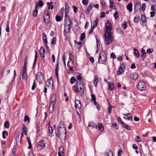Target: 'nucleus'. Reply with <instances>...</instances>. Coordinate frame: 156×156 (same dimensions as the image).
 <instances>
[{
	"instance_id": "cd10ccee",
	"label": "nucleus",
	"mask_w": 156,
	"mask_h": 156,
	"mask_svg": "<svg viewBox=\"0 0 156 156\" xmlns=\"http://www.w3.org/2000/svg\"><path fill=\"white\" fill-rule=\"evenodd\" d=\"M43 77L42 74L41 72H38L36 74L37 79H39L42 78Z\"/></svg>"
},
{
	"instance_id": "4468645a",
	"label": "nucleus",
	"mask_w": 156,
	"mask_h": 156,
	"mask_svg": "<svg viewBox=\"0 0 156 156\" xmlns=\"http://www.w3.org/2000/svg\"><path fill=\"white\" fill-rule=\"evenodd\" d=\"M27 70L25 69H22V78L23 80H26L27 79Z\"/></svg>"
},
{
	"instance_id": "37998d69",
	"label": "nucleus",
	"mask_w": 156,
	"mask_h": 156,
	"mask_svg": "<svg viewBox=\"0 0 156 156\" xmlns=\"http://www.w3.org/2000/svg\"><path fill=\"white\" fill-rule=\"evenodd\" d=\"M76 81V79L74 77H72L70 80V82L72 84H73Z\"/></svg>"
},
{
	"instance_id": "6e6d98bb",
	"label": "nucleus",
	"mask_w": 156,
	"mask_h": 156,
	"mask_svg": "<svg viewBox=\"0 0 156 156\" xmlns=\"http://www.w3.org/2000/svg\"><path fill=\"white\" fill-rule=\"evenodd\" d=\"M153 51V50L152 48H148L146 51V52L148 54H150Z\"/></svg>"
},
{
	"instance_id": "a878e982",
	"label": "nucleus",
	"mask_w": 156,
	"mask_h": 156,
	"mask_svg": "<svg viewBox=\"0 0 156 156\" xmlns=\"http://www.w3.org/2000/svg\"><path fill=\"white\" fill-rule=\"evenodd\" d=\"M127 9L130 12H131L132 11V3H129L127 5Z\"/></svg>"
},
{
	"instance_id": "aec40b11",
	"label": "nucleus",
	"mask_w": 156,
	"mask_h": 156,
	"mask_svg": "<svg viewBox=\"0 0 156 156\" xmlns=\"http://www.w3.org/2000/svg\"><path fill=\"white\" fill-rule=\"evenodd\" d=\"M49 16L48 14H46L45 17H44V21L45 23H48L49 21Z\"/></svg>"
},
{
	"instance_id": "052dcab7",
	"label": "nucleus",
	"mask_w": 156,
	"mask_h": 156,
	"mask_svg": "<svg viewBox=\"0 0 156 156\" xmlns=\"http://www.w3.org/2000/svg\"><path fill=\"white\" fill-rule=\"evenodd\" d=\"M109 0V2H110V5H109V7L110 8H112L113 7V5L114 4V2L113 1H112L111 0Z\"/></svg>"
},
{
	"instance_id": "a18cd8bd",
	"label": "nucleus",
	"mask_w": 156,
	"mask_h": 156,
	"mask_svg": "<svg viewBox=\"0 0 156 156\" xmlns=\"http://www.w3.org/2000/svg\"><path fill=\"white\" fill-rule=\"evenodd\" d=\"M53 130L52 127V126H50L49 127L48 129V133L49 135H51L53 133Z\"/></svg>"
},
{
	"instance_id": "774afa93",
	"label": "nucleus",
	"mask_w": 156,
	"mask_h": 156,
	"mask_svg": "<svg viewBox=\"0 0 156 156\" xmlns=\"http://www.w3.org/2000/svg\"><path fill=\"white\" fill-rule=\"evenodd\" d=\"M38 2L39 5L40 7H42L43 5V3L42 1L39 0Z\"/></svg>"
},
{
	"instance_id": "f8f14e48",
	"label": "nucleus",
	"mask_w": 156,
	"mask_h": 156,
	"mask_svg": "<svg viewBox=\"0 0 156 156\" xmlns=\"http://www.w3.org/2000/svg\"><path fill=\"white\" fill-rule=\"evenodd\" d=\"M91 127V128H97L98 126L96 124L93 122H90L88 123V128Z\"/></svg>"
},
{
	"instance_id": "bf43d9fd",
	"label": "nucleus",
	"mask_w": 156,
	"mask_h": 156,
	"mask_svg": "<svg viewBox=\"0 0 156 156\" xmlns=\"http://www.w3.org/2000/svg\"><path fill=\"white\" fill-rule=\"evenodd\" d=\"M39 52L40 54L42 53H45V51L44 49L42 47L40 49Z\"/></svg>"
},
{
	"instance_id": "f3484780",
	"label": "nucleus",
	"mask_w": 156,
	"mask_h": 156,
	"mask_svg": "<svg viewBox=\"0 0 156 156\" xmlns=\"http://www.w3.org/2000/svg\"><path fill=\"white\" fill-rule=\"evenodd\" d=\"M78 81L77 83H79V84H83V80L81 79V76L80 75H78L76 77Z\"/></svg>"
},
{
	"instance_id": "58836bf2",
	"label": "nucleus",
	"mask_w": 156,
	"mask_h": 156,
	"mask_svg": "<svg viewBox=\"0 0 156 156\" xmlns=\"http://www.w3.org/2000/svg\"><path fill=\"white\" fill-rule=\"evenodd\" d=\"M30 120V118L27 115H25L24 118V122H26L28 121V122H29Z\"/></svg>"
},
{
	"instance_id": "ddd939ff",
	"label": "nucleus",
	"mask_w": 156,
	"mask_h": 156,
	"mask_svg": "<svg viewBox=\"0 0 156 156\" xmlns=\"http://www.w3.org/2000/svg\"><path fill=\"white\" fill-rule=\"evenodd\" d=\"M130 77L133 80H136L138 78V73H133L131 74Z\"/></svg>"
},
{
	"instance_id": "ea45409f",
	"label": "nucleus",
	"mask_w": 156,
	"mask_h": 156,
	"mask_svg": "<svg viewBox=\"0 0 156 156\" xmlns=\"http://www.w3.org/2000/svg\"><path fill=\"white\" fill-rule=\"evenodd\" d=\"M27 141L28 142V144H29V147L28 148L29 149H30L32 147V145H31L30 139L29 137H27Z\"/></svg>"
},
{
	"instance_id": "3c124183",
	"label": "nucleus",
	"mask_w": 156,
	"mask_h": 156,
	"mask_svg": "<svg viewBox=\"0 0 156 156\" xmlns=\"http://www.w3.org/2000/svg\"><path fill=\"white\" fill-rule=\"evenodd\" d=\"M98 21V19L97 18L96 20L94 21L93 23V25L95 26H97Z\"/></svg>"
},
{
	"instance_id": "4c0bfd02",
	"label": "nucleus",
	"mask_w": 156,
	"mask_h": 156,
	"mask_svg": "<svg viewBox=\"0 0 156 156\" xmlns=\"http://www.w3.org/2000/svg\"><path fill=\"white\" fill-rule=\"evenodd\" d=\"M5 135L7 136L8 135V133L7 131L4 130L2 132V137L3 139H5L6 138Z\"/></svg>"
},
{
	"instance_id": "423d86ee",
	"label": "nucleus",
	"mask_w": 156,
	"mask_h": 156,
	"mask_svg": "<svg viewBox=\"0 0 156 156\" xmlns=\"http://www.w3.org/2000/svg\"><path fill=\"white\" fill-rule=\"evenodd\" d=\"M67 23H64V31L66 33H68L69 32L71 28L70 25H72L73 22L72 23H69V21Z\"/></svg>"
},
{
	"instance_id": "338daca9",
	"label": "nucleus",
	"mask_w": 156,
	"mask_h": 156,
	"mask_svg": "<svg viewBox=\"0 0 156 156\" xmlns=\"http://www.w3.org/2000/svg\"><path fill=\"white\" fill-rule=\"evenodd\" d=\"M91 96L92 98L91 100L94 101H95L96 100L95 96L93 94H91Z\"/></svg>"
},
{
	"instance_id": "2f4dec72",
	"label": "nucleus",
	"mask_w": 156,
	"mask_h": 156,
	"mask_svg": "<svg viewBox=\"0 0 156 156\" xmlns=\"http://www.w3.org/2000/svg\"><path fill=\"white\" fill-rule=\"evenodd\" d=\"M122 126L124 128H125L126 129L128 130H130L131 129V128L130 126H129L128 125H126L124 123H123V124L122 125Z\"/></svg>"
},
{
	"instance_id": "09e8293b",
	"label": "nucleus",
	"mask_w": 156,
	"mask_h": 156,
	"mask_svg": "<svg viewBox=\"0 0 156 156\" xmlns=\"http://www.w3.org/2000/svg\"><path fill=\"white\" fill-rule=\"evenodd\" d=\"M85 34L84 33H83L81 34L80 38V40L82 41L84 39L85 37Z\"/></svg>"
},
{
	"instance_id": "dca6fc26",
	"label": "nucleus",
	"mask_w": 156,
	"mask_h": 156,
	"mask_svg": "<svg viewBox=\"0 0 156 156\" xmlns=\"http://www.w3.org/2000/svg\"><path fill=\"white\" fill-rule=\"evenodd\" d=\"M75 108H78L79 109L81 108V106L80 102L79 100H76L75 101Z\"/></svg>"
},
{
	"instance_id": "e2e57ef3",
	"label": "nucleus",
	"mask_w": 156,
	"mask_h": 156,
	"mask_svg": "<svg viewBox=\"0 0 156 156\" xmlns=\"http://www.w3.org/2000/svg\"><path fill=\"white\" fill-rule=\"evenodd\" d=\"M88 0H83L82 1L83 4L84 5H87L88 3Z\"/></svg>"
},
{
	"instance_id": "7c9ffc66",
	"label": "nucleus",
	"mask_w": 156,
	"mask_h": 156,
	"mask_svg": "<svg viewBox=\"0 0 156 156\" xmlns=\"http://www.w3.org/2000/svg\"><path fill=\"white\" fill-rule=\"evenodd\" d=\"M37 53L36 50H35V57H34V62L33 64V68H34V65L36 63V61L37 60Z\"/></svg>"
},
{
	"instance_id": "393cba45",
	"label": "nucleus",
	"mask_w": 156,
	"mask_h": 156,
	"mask_svg": "<svg viewBox=\"0 0 156 156\" xmlns=\"http://www.w3.org/2000/svg\"><path fill=\"white\" fill-rule=\"evenodd\" d=\"M133 53L134 55L136 56L137 58L139 57V53L138 51L135 48L133 49Z\"/></svg>"
},
{
	"instance_id": "8fccbe9b",
	"label": "nucleus",
	"mask_w": 156,
	"mask_h": 156,
	"mask_svg": "<svg viewBox=\"0 0 156 156\" xmlns=\"http://www.w3.org/2000/svg\"><path fill=\"white\" fill-rule=\"evenodd\" d=\"M73 55L71 53L69 54V61H72V63H73Z\"/></svg>"
},
{
	"instance_id": "412c9836",
	"label": "nucleus",
	"mask_w": 156,
	"mask_h": 156,
	"mask_svg": "<svg viewBox=\"0 0 156 156\" xmlns=\"http://www.w3.org/2000/svg\"><path fill=\"white\" fill-rule=\"evenodd\" d=\"M56 97L55 94H53L51 98V102L55 103L56 101Z\"/></svg>"
},
{
	"instance_id": "9d476101",
	"label": "nucleus",
	"mask_w": 156,
	"mask_h": 156,
	"mask_svg": "<svg viewBox=\"0 0 156 156\" xmlns=\"http://www.w3.org/2000/svg\"><path fill=\"white\" fill-rule=\"evenodd\" d=\"M59 69L58 63L56 65V67L55 69V74L57 80L58 82L59 81L58 80V71Z\"/></svg>"
},
{
	"instance_id": "69168bd1",
	"label": "nucleus",
	"mask_w": 156,
	"mask_h": 156,
	"mask_svg": "<svg viewBox=\"0 0 156 156\" xmlns=\"http://www.w3.org/2000/svg\"><path fill=\"white\" fill-rule=\"evenodd\" d=\"M117 119H118V121L120 123H121L122 124V125L123 124V123H124V122L122 121V120H121V119L120 118V117H118Z\"/></svg>"
},
{
	"instance_id": "2eb2a0df",
	"label": "nucleus",
	"mask_w": 156,
	"mask_h": 156,
	"mask_svg": "<svg viewBox=\"0 0 156 156\" xmlns=\"http://www.w3.org/2000/svg\"><path fill=\"white\" fill-rule=\"evenodd\" d=\"M141 58L142 59V60L144 61L145 58L146 57V52L145 50L143 49L142 48L141 51Z\"/></svg>"
},
{
	"instance_id": "c03bdc74",
	"label": "nucleus",
	"mask_w": 156,
	"mask_h": 156,
	"mask_svg": "<svg viewBox=\"0 0 156 156\" xmlns=\"http://www.w3.org/2000/svg\"><path fill=\"white\" fill-rule=\"evenodd\" d=\"M56 38L55 37H54L52 38V39L51 42V43L52 45H54L55 44L56 42Z\"/></svg>"
},
{
	"instance_id": "79ce46f5",
	"label": "nucleus",
	"mask_w": 156,
	"mask_h": 156,
	"mask_svg": "<svg viewBox=\"0 0 156 156\" xmlns=\"http://www.w3.org/2000/svg\"><path fill=\"white\" fill-rule=\"evenodd\" d=\"M105 156H113L112 152L109 151L108 152H107L105 154Z\"/></svg>"
},
{
	"instance_id": "0eeeda50",
	"label": "nucleus",
	"mask_w": 156,
	"mask_h": 156,
	"mask_svg": "<svg viewBox=\"0 0 156 156\" xmlns=\"http://www.w3.org/2000/svg\"><path fill=\"white\" fill-rule=\"evenodd\" d=\"M106 31L105 33H111L112 25L110 22L107 21L105 27Z\"/></svg>"
},
{
	"instance_id": "a211bd4d",
	"label": "nucleus",
	"mask_w": 156,
	"mask_h": 156,
	"mask_svg": "<svg viewBox=\"0 0 156 156\" xmlns=\"http://www.w3.org/2000/svg\"><path fill=\"white\" fill-rule=\"evenodd\" d=\"M55 104V103H50L48 109L51 113L53 111Z\"/></svg>"
},
{
	"instance_id": "603ef678",
	"label": "nucleus",
	"mask_w": 156,
	"mask_h": 156,
	"mask_svg": "<svg viewBox=\"0 0 156 156\" xmlns=\"http://www.w3.org/2000/svg\"><path fill=\"white\" fill-rule=\"evenodd\" d=\"M125 23H122L121 24V26L122 28L124 29H126L127 27L126 23V22H124Z\"/></svg>"
},
{
	"instance_id": "5fc2aeb1",
	"label": "nucleus",
	"mask_w": 156,
	"mask_h": 156,
	"mask_svg": "<svg viewBox=\"0 0 156 156\" xmlns=\"http://www.w3.org/2000/svg\"><path fill=\"white\" fill-rule=\"evenodd\" d=\"M55 19L57 21H60L62 20L61 17L58 16H56L55 17Z\"/></svg>"
},
{
	"instance_id": "f257e3e1",
	"label": "nucleus",
	"mask_w": 156,
	"mask_h": 156,
	"mask_svg": "<svg viewBox=\"0 0 156 156\" xmlns=\"http://www.w3.org/2000/svg\"><path fill=\"white\" fill-rule=\"evenodd\" d=\"M73 90L80 95L82 96L84 94V86L83 84H80L78 83H76V86H73Z\"/></svg>"
},
{
	"instance_id": "13d9d810",
	"label": "nucleus",
	"mask_w": 156,
	"mask_h": 156,
	"mask_svg": "<svg viewBox=\"0 0 156 156\" xmlns=\"http://www.w3.org/2000/svg\"><path fill=\"white\" fill-rule=\"evenodd\" d=\"M135 140L137 142H140L141 141V139L139 136H137L136 137Z\"/></svg>"
},
{
	"instance_id": "680f3d73",
	"label": "nucleus",
	"mask_w": 156,
	"mask_h": 156,
	"mask_svg": "<svg viewBox=\"0 0 156 156\" xmlns=\"http://www.w3.org/2000/svg\"><path fill=\"white\" fill-rule=\"evenodd\" d=\"M7 23H8V24H7V26H6V31L7 32H9V30H10V29H9V22L8 21Z\"/></svg>"
},
{
	"instance_id": "4be33fe9",
	"label": "nucleus",
	"mask_w": 156,
	"mask_h": 156,
	"mask_svg": "<svg viewBox=\"0 0 156 156\" xmlns=\"http://www.w3.org/2000/svg\"><path fill=\"white\" fill-rule=\"evenodd\" d=\"M68 14H65V23H67L68 21H69V23H72V22L71 21L69 17L67 15Z\"/></svg>"
},
{
	"instance_id": "b1692460",
	"label": "nucleus",
	"mask_w": 156,
	"mask_h": 156,
	"mask_svg": "<svg viewBox=\"0 0 156 156\" xmlns=\"http://www.w3.org/2000/svg\"><path fill=\"white\" fill-rule=\"evenodd\" d=\"M93 6H94V4H89L87 9V12H85L86 13L88 14L89 12L92 9Z\"/></svg>"
},
{
	"instance_id": "7ed1b4c3",
	"label": "nucleus",
	"mask_w": 156,
	"mask_h": 156,
	"mask_svg": "<svg viewBox=\"0 0 156 156\" xmlns=\"http://www.w3.org/2000/svg\"><path fill=\"white\" fill-rule=\"evenodd\" d=\"M62 123L64 126L62 122H60L58 125L57 131L55 132L56 134L58 137H59L60 136V135L62 134L63 133L65 132V134L66 133V129L64 126L62 127L61 126Z\"/></svg>"
},
{
	"instance_id": "de8ad7c7",
	"label": "nucleus",
	"mask_w": 156,
	"mask_h": 156,
	"mask_svg": "<svg viewBox=\"0 0 156 156\" xmlns=\"http://www.w3.org/2000/svg\"><path fill=\"white\" fill-rule=\"evenodd\" d=\"M124 71L122 70L119 69L117 71V74L118 75H119L121 74L122 73H123Z\"/></svg>"
},
{
	"instance_id": "9b49d317",
	"label": "nucleus",
	"mask_w": 156,
	"mask_h": 156,
	"mask_svg": "<svg viewBox=\"0 0 156 156\" xmlns=\"http://www.w3.org/2000/svg\"><path fill=\"white\" fill-rule=\"evenodd\" d=\"M42 35H43V40L44 41L45 43V44H44L46 48H48V47L47 45L48 41H47V37L44 33H43Z\"/></svg>"
},
{
	"instance_id": "864d4df0",
	"label": "nucleus",
	"mask_w": 156,
	"mask_h": 156,
	"mask_svg": "<svg viewBox=\"0 0 156 156\" xmlns=\"http://www.w3.org/2000/svg\"><path fill=\"white\" fill-rule=\"evenodd\" d=\"M125 66L123 63H122L121 64L120 67L119 69H121L123 70H124L125 69Z\"/></svg>"
},
{
	"instance_id": "bb28decb",
	"label": "nucleus",
	"mask_w": 156,
	"mask_h": 156,
	"mask_svg": "<svg viewBox=\"0 0 156 156\" xmlns=\"http://www.w3.org/2000/svg\"><path fill=\"white\" fill-rule=\"evenodd\" d=\"M99 80L98 79V77L97 76L95 75L94 76V80L93 81V83L94 86H96Z\"/></svg>"
},
{
	"instance_id": "0e129e2a",
	"label": "nucleus",
	"mask_w": 156,
	"mask_h": 156,
	"mask_svg": "<svg viewBox=\"0 0 156 156\" xmlns=\"http://www.w3.org/2000/svg\"><path fill=\"white\" fill-rule=\"evenodd\" d=\"M146 8V5L145 3H143L142 5L141 9L142 10L144 11Z\"/></svg>"
},
{
	"instance_id": "6e6552de",
	"label": "nucleus",
	"mask_w": 156,
	"mask_h": 156,
	"mask_svg": "<svg viewBox=\"0 0 156 156\" xmlns=\"http://www.w3.org/2000/svg\"><path fill=\"white\" fill-rule=\"evenodd\" d=\"M45 145V144L43 140L40 141L37 143V150L39 151L41 150L44 147Z\"/></svg>"
},
{
	"instance_id": "49530a36",
	"label": "nucleus",
	"mask_w": 156,
	"mask_h": 156,
	"mask_svg": "<svg viewBox=\"0 0 156 156\" xmlns=\"http://www.w3.org/2000/svg\"><path fill=\"white\" fill-rule=\"evenodd\" d=\"M112 106L110 105V106H109L108 108V113L109 114H110L112 112Z\"/></svg>"
},
{
	"instance_id": "4d7b16f0",
	"label": "nucleus",
	"mask_w": 156,
	"mask_h": 156,
	"mask_svg": "<svg viewBox=\"0 0 156 156\" xmlns=\"http://www.w3.org/2000/svg\"><path fill=\"white\" fill-rule=\"evenodd\" d=\"M101 5L102 7L104 9H105L106 7H105V2L103 1H102L101 2Z\"/></svg>"
},
{
	"instance_id": "5701e85b",
	"label": "nucleus",
	"mask_w": 156,
	"mask_h": 156,
	"mask_svg": "<svg viewBox=\"0 0 156 156\" xmlns=\"http://www.w3.org/2000/svg\"><path fill=\"white\" fill-rule=\"evenodd\" d=\"M108 89L112 91L114 89V83L109 82L108 83Z\"/></svg>"
},
{
	"instance_id": "39448f33",
	"label": "nucleus",
	"mask_w": 156,
	"mask_h": 156,
	"mask_svg": "<svg viewBox=\"0 0 156 156\" xmlns=\"http://www.w3.org/2000/svg\"><path fill=\"white\" fill-rule=\"evenodd\" d=\"M137 88L141 91L145 90L146 86L144 83L143 81H140L137 85Z\"/></svg>"
},
{
	"instance_id": "72a5a7b5",
	"label": "nucleus",
	"mask_w": 156,
	"mask_h": 156,
	"mask_svg": "<svg viewBox=\"0 0 156 156\" xmlns=\"http://www.w3.org/2000/svg\"><path fill=\"white\" fill-rule=\"evenodd\" d=\"M64 148L63 147L61 146L59 148V151L58 153H60L64 154Z\"/></svg>"
},
{
	"instance_id": "6ab92c4d",
	"label": "nucleus",
	"mask_w": 156,
	"mask_h": 156,
	"mask_svg": "<svg viewBox=\"0 0 156 156\" xmlns=\"http://www.w3.org/2000/svg\"><path fill=\"white\" fill-rule=\"evenodd\" d=\"M125 115V116L124 117V118L128 119L129 120H131L132 119L133 117L131 115V114L129 113L125 114L123 115Z\"/></svg>"
},
{
	"instance_id": "1a4fd4ad",
	"label": "nucleus",
	"mask_w": 156,
	"mask_h": 156,
	"mask_svg": "<svg viewBox=\"0 0 156 156\" xmlns=\"http://www.w3.org/2000/svg\"><path fill=\"white\" fill-rule=\"evenodd\" d=\"M46 85L48 88H53V80L51 78L48 80L47 81Z\"/></svg>"
},
{
	"instance_id": "a19ab883",
	"label": "nucleus",
	"mask_w": 156,
	"mask_h": 156,
	"mask_svg": "<svg viewBox=\"0 0 156 156\" xmlns=\"http://www.w3.org/2000/svg\"><path fill=\"white\" fill-rule=\"evenodd\" d=\"M9 123L8 121H7L5 122L4 126L5 127L9 128Z\"/></svg>"
},
{
	"instance_id": "f704fd0d",
	"label": "nucleus",
	"mask_w": 156,
	"mask_h": 156,
	"mask_svg": "<svg viewBox=\"0 0 156 156\" xmlns=\"http://www.w3.org/2000/svg\"><path fill=\"white\" fill-rule=\"evenodd\" d=\"M141 4L140 3L137 2H136L135 5V7L137 9H140Z\"/></svg>"
},
{
	"instance_id": "e433bc0d",
	"label": "nucleus",
	"mask_w": 156,
	"mask_h": 156,
	"mask_svg": "<svg viewBox=\"0 0 156 156\" xmlns=\"http://www.w3.org/2000/svg\"><path fill=\"white\" fill-rule=\"evenodd\" d=\"M114 16L115 20H117L119 17V14L117 11H116L114 13Z\"/></svg>"
},
{
	"instance_id": "20e7f679",
	"label": "nucleus",
	"mask_w": 156,
	"mask_h": 156,
	"mask_svg": "<svg viewBox=\"0 0 156 156\" xmlns=\"http://www.w3.org/2000/svg\"><path fill=\"white\" fill-rule=\"evenodd\" d=\"M104 36L105 38V41L107 44H108L113 41L112 33H105Z\"/></svg>"
},
{
	"instance_id": "c756f323",
	"label": "nucleus",
	"mask_w": 156,
	"mask_h": 156,
	"mask_svg": "<svg viewBox=\"0 0 156 156\" xmlns=\"http://www.w3.org/2000/svg\"><path fill=\"white\" fill-rule=\"evenodd\" d=\"M98 130L100 132H102L104 130V128L103 125L102 124L98 123Z\"/></svg>"
},
{
	"instance_id": "c9c22d12",
	"label": "nucleus",
	"mask_w": 156,
	"mask_h": 156,
	"mask_svg": "<svg viewBox=\"0 0 156 156\" xmlns=\"http://www.w3.org/2000/svg\"><path fill=\"white\" fill-rule=\"evenodd\" d=\"M139 16L138 15L136 16L134 18L133 20L134 22L136 23H138L139 22Z\"/></svg>"
},
{
	"instance_id": "473e14b6",
	"label": "nucleus",
	"mask_w": 156,
	"mask_h": 156,
	"mask_svg": "<svg viewBox=\"0 0 156 156\" xmlns=\"http://www.w3.org/2000/svg\"><path fill=\"white\" fill-rule=\"evenodd\" d=\"M65 14L68 13V10L69 8L67 2L65 3Z\"/></svg>"
},
{
	"instance_id": "f03ea898",
	"label": "nucleus",
	"mask_w": 156,
	"mask_h": 156,
	"mask_svg": "<svg viewBox=\"0 0 156 156\" xmlns=\"http://www.w3.org/2000/svg\"><path fill=\"white\" fill-rule=\"evenodd\" d=\"M107 60V57L106 53L103 51H101L99 56L98 63L99 64H105Z\"/></svg>"
},
{
	"instance_id": "c85d7f7f",
	"label": "nucleus",
	"mask_w": 156,
	"mask_h": 156,
	"mask_svg": "<svg viewBox=\"0 0 156 156\" xmlns=\"http://www.w3.org/2000/svg\"><path fill=\"white\" fill-rule=\"evenodd\" d=\"M141 19L143 23H145L147 22V18L144 15L142 14L141 16Z\"/></svg>"
}]
</instances>
